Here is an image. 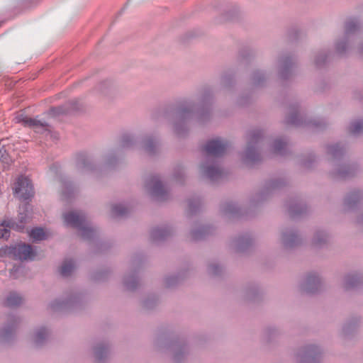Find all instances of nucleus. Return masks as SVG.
<instances>
[{
	"mask_svg": "<svg viewBox=\"0 0 363 363\" xmlns=\"http://www.w3.org/2000/svg\"><path fill=\"white\" fill-rule=\"evenodd\" d=\"M213 90L211 87L203 89L199 97V104L196 105L191 101H186L173 111L174 133L182 136L186 131V123L195 118L200 123L209 120L211 115V104Z\"/></svg>",
	"mask_w": 363,
	"mask_h": 363,
	"instance_id": "1",
	"label": "nucleus"
},
{
	"mask_svg": "<svg viewBox=\"0 0 363 363\" xmlns=\"http://www.w3.org/2000/svg\"><path fill=\"white\" fill-rule=\"evenodd\" d=\"M228 147L229 143L226 140L217 138L208 140L203 147L206 157L200 167L201 172L212 182H217L223 177L218 158L225 153Z\"/></svg>",
	"mask_w": 363,
	"mask_h": 363,
	"instance_id": "2",
	"label": "nucleus"
},
{
	"mask_svg": "<svg viewBox=\"0 0 363 363\" xmlns=\"http://www.w3.org/2000/svg\"><path fill=\"white\" fill-rule=\"evenodd\" d=\"M345 149L343 145L335 143L328 145L327 153L331 157L333 169L330 172L331 177L335 179H345L354 175L357 167L341 162Z\"/></svg>",
	"mask_w": 363,
	"mask_h": 363,
	"instance_id": "3",
	"label": "nucleus"
},
{
	"mask_svg": "<svg viewBox=\"0 0 363 363\" xmlns=\"http://www.w3.org/2000/svg\"><path fill=\"white\" fill-rule=\"evenodd\" d=\"M362 28V23L357 18H350L345 22L344 35L335 44L337 55H345L351 50Z\"/></svg>",
	"mask_w": 363,
	"mask_h": 363,
	"instance_id": "4",
	"label": "nucleus"
},
{
	"mask_svg": "<svg viewBox=\"0 0 363 363\" xmlns=\"http://www.w3.org/2000/svg\"><path fill=\"white\" fill-rule=\"evenodd\" d=\"M66 225L77 229L84 240H91L96 235V230L86 220V216L81 211H71L63 215Z\"/></svg>",
	"mask_w": 363,
	"mask_h": 363,
	"instance_id": "5",
	"label": "nucleus"
},
{
	"mask_svg": "<svg viewBox=\"0 0 363 363\" xmlns=\"http://www.w3.org/2000/svg\"><path fill=\"white\" fill-rule=\"evenodd\" d=\"M263 138L259 129H254L247 133V146L242 155V161L246 164H254L261 159L259 145Z\"/></svg>",
	"mask_w": 363,
	"mask_h": 363,
	"instance_id": "6",
	"label": "nucleus"
},
{
	"mask_svg": "<svg viewBox=\"0 0 363 363\" xmlns=\"http://www.w3.org/2000/svg\"><path fill=\"white\" fill-rule=\"evenodd\" d=\"M285 123L294 126H308L315 129H321L326 125L325 120H306L300 113L298 104H291L289 108V115L285 118Z\"/></svg>",
	"mask_w": 363,
	"mask_h": 363,
	"instance_id": "7",
	"label": "nucleus"
},
{
	"mask_svg": "<svg viewBox=\"0 0 363 363\" xmlns=\"http://www.w3.org/2000/svg\"><path fill=\"white\" fill-rule=\"evenodd\" d=\"M3 252L9 257L21 261L33 260L36 256L31 245L23 242L6 246L3 249Z\"/></svg>",
	"mask_w": 363,
	"mask_h": 363,
	"instance_id": "8",
	"label": "nucleus"
},
{
	"mask_svg": "<svg viewBox=\"0 0 363 363\" xmlns=\"http://www.w3.org/2000/svg\"><path fill=\"white\" fill-rule=\"evenodd\" d=\"M145 189L156 201H163L169 198V189L157 175H150L145 179Z\"/></svg>",
	"mask_w": 363,
	"mask_h": 363,
	"instance_id": "9",
	"label": "nucleus"
},
{
	"mask_svg": "<svg viewBox=\"0 0 363 363\" xmlns=\"http://www.w3.org/2000/svg\"><path fill=\"white\" fill-rule=\"evenodd\" d=\"M138 139L132 134H124L122 135L119 147L113 151H111L106 156V164L108 167H113L117 161V155L123 150L133 149L137 146Z\"/></svg>",
	"mask_w": 363,
	"mask_h": 363,
	"instance_id": "10",
	"label": "nucleus"
},
{
	"mask_svg": "<svg viewBox=\"0 0 363 363\" xmlns=\"http://www.w3.org/2000/svg\"><path fill=\"white\" fill-rule=\"evenodd\" d=\"M28 220V215L24 212H20L18 223L13 219L4 220L0 225V238L7 240L10 237V230L22 231Z\"/></svg>",
	"mask_w": 363,
	"mask_h": 363,
	"instance_id": "11",
	"label": "nucleus"
},
{
	"mask_svg": "<svg viewBox=\"0 0 363 363\" xmlns=\"http://www.w3.org/2000/svg\"><path fill=\"white\" fill-rule=\"evenodd\" d=\"M14 194L21 201L30 199L34 195L33 186L31 181L26 177H19L13 188Z\"/></svg>",
	"mask_w": 363,
	"mask_h": 363,
	"instance_id": "12",
	"label": "nucleus"
},
{
	"mask_svg": "<svg viewBox=\"0 0 363 363\" xmlns=\"http://www.w3.org/2000/svg\"><path fill=\"white\" fill-rule=\"evenodd\" d=\"M320 349L313 345H308L301 350L296 354V359L301 363H317L321 357Z\"/></svg>",
	"mask_w": 363,
	"mask_h": 363,
	"instance_id": "13",
	"label": "nucleus"
},
{
	"mask_svg": "<svg viewBox=\"0 0 363 363\" xmlns=\"http://www.w3.org/2000/svg\"><path fill=\"white\" fill-rule=\"evenodd\" d=\"M285 184V181L282 179H273L267 181L262 190L253 199L252 203H257L264 201L269 194L281 189Z\"/></svg>",
	"mask_w": 363,
	"mask_h": 363,
	"instance_id": "14",
	"label": "nucleus"
},
{
	"mask_svg": "<svg viewBox=\"0 0 363 363\" xmlns=\"http://www.w3.org/2000/svg\"><path fill=\"white\" fill-rule=\"evenodd\" d=\"M167 348L172 352V359L175 363L182 362L189 353V349L186 342L179 340L171 341Z\"/></svg>",
	"mask_w": 363,
	"mask_h": 363,
	"instance_id": "15",
	"label": "nucleus"
},
{
	"mask_svg": "<svg viewBox=\"0 0 363 363\" xmlns=\"http://www.w3.org/2000/svg\"><path fill=\"white\" fill-rule=\"evenodd\" d=\"M82 300V295L74 294L70 295L66 300L56 299L50 304V308L53 311H62L77 306Z\"/></svg>",
	"mask_w": 363,
	"mask_h": 363,
	"instance_id": "16",
	"label": "nucleus"
},
{
	"mask_svg": "<svg viewBox=\"0 0 363 363\" xmlns=\"http://www.w3.org/2000/svg\"><path fill=\"white\" fill-rule=\"evenodd\" d=\"M320 287V279L317 273L307 274L300 284V289L307 294H313Z\"/></svg>",
	"mask_w": 363,
	"mask_h": 363,
	"instance_id": "17",
	"label": "nucleus"
},
{
	"mask_svg": "<svg viewBox=\"0 0 363 363\" xmlns=\"http://www.w3.org/2000/svg\"><path fill=\"white\" fill-rule=\"evenodd\" d=\"M76 168L82 174L92 172L95 170L92 157L86 152L78 153L76 156Z\"/></svg>",
	"mask_w": 363,
	"mask_h": 363,
	"instance_id": "18",
	"label": "nucleus"
},
{
	"mask_svg": "<svg viewBox=\"0 0 363 363\" xmlns=\"http://www.w3.org/2000/svg\"><path fill=\"white\" fill-rule=\"evenodd\" d=\"M18 123H21L23 125L32 128L36 131H47L48 130V124L45 121H41L37 118H29L23 114H19L16 117Z\"/></svg>",
	"mask_w": 363,
	"mask_h": 363,
	"instance_id": "19",
	"label": "nucleus"
},
{
	"mask_svg": "<svg viewBox=\"0 0 363 363\" xmlns=\"http://www.w3.org/2000/svg\"><path fill=\"white\" fill-rule=\"evenodd\" d=\"M7 322L6 325L0 332V339L2 341H9L12 337L19 323V319L13 315H9Z\"/></svg>",
	"mask_w": 363,
	"mask_h": 363,
	"instance_id": "20",
	"label": "nucleus"
},
{
	"mask_svg": "<svg viewBox=\"0 0 363 363\" xmlns=\"http://www.w3.org/2000/svg\"><path fill=\"white\" fill-rule=\"evenodd\" d=\"M281 242L285 248H291L301 242V239L294 229L287 228L281 233Z\"/></svg>",
	"mask_w": 363,
	"mask_h": 363,
	"instance_id": "21",
	"label": "nucleus"
},
{
	"mask_svg": "<svg viewBox=\"0 0 363 363\" xmlns=\"http://www.w3.org/2000/svg\"><path fill=\"white\" fill-rule=\"evenodd\" d=\"M160 140L154 135H147L140 142L141 148L148 155H155L159 148Z\"/></svg>",
	"mask_w": 363,
	"mask_h": 363,
	"instance_id": "22",
	"label": "nucleus"
},
{
	"mask_svg": "<svg viewBox=\"0 0 363 363\" xmlns=\"http://www.w3.org/2000/svg\"><path fill=\"white\" fill-rule=\"evenodd\" d=\"M279 75L283 79H288L291 73L293 68L292 60L289 56H282L279 60Z\"/></svg>",
	"mask_w": 363,
	"mask_h": 363,
	"instance_id": "23",
	"label": "nucleus"
},
{
	"mask_svg": "<svg viewBox=\"0 0 363 363\" xmlns=\"http://www.w3.org/2000/svg\"><path fill=\"white\" fill-rule=\"evenodd\" d=\"M363 200V192L359 190L351 191L345 198L344 204L347 210H353Z\"/></svg>",
	"mask_w": 363,
	"mask_h": 363,
	"instance_id": "24",
	"label": "nucleus"
},
{
	"mask_svg": "<svg viewBox=\"0 0 363 363\" xmlns=\"http://www.w3.org/2000/svg\"><path fill=\"white\" fill-rule=\"evenodd\" d=\"M288 211L291 218L298 217L306 212L305 203L298 199H292L287 204Z\"/></svg>",
	"mask_w": 363,
	"mask_h": 363,
	"instance_id": "25",
	"label": "nucleus"
},
{
	"mask_svg": "<svg viewBox=\"0 0 363 363\" xmlns=\"http://www.w3.org/2000/svg\"><path fill=\"white\" fill-rule=\"evenodd\" d=\"M171 233L170 228L167 226L154 228L150 232V237L153 242H157L165 240Z\"/></svg>",
	"mask_w": 363,
	"mask_h": 363,
	"instance_id": "26",
	"label": "nucleus"
},
{
	"mask_svg": "<svg viewBox=\"0 0 363 363\" xmlns=\"http://www.w3.org/2000/svg\"><path fill=\"white\" fill-rule=\"evenodd\" d=\"M220 211L223 216L227 217L238 216L241 214V210L238 205L233 202L228 201L222 203Z\"/></svg>",
	"mask_w": 363,
	"mask_h": 363,
	"instance_id": "27",
	"label": "nucleus"
},
{
	"mask_svg": "<svg viewBox=\"0 0 363 363\" xmlns=\"http://www.w3.org/2000/svg\"><path fill=\"white\" fill-rule=\"evenodd\" d=\"M362 281V277L358 274H349L344 279L343 286L346 290L355 289L360 286Z\"/></svg>",
	"mask_w": 363,
	"mask_h": 363,
	"instance_id": "28",
	"label": "nucleus"
},
{
	"mask_svg": "<svg viewBox=\"0 0 363 363\" xmlns=\"http://www.w3.org/2000/svg\"><path fill=\"white\" fill-rule=\"evenodd\" d=\"M50 331L45 327H40L35 330L33 335V344L35 347L42 346L48 340Z\"/></svg>",
	"mask_w": 363,
	"mask_h": 363,
	"instance_id": "29",
	"label": "nucleus"
},
{
	"mask_svg": "<svg viewBox=\"0 0 363 363\" xmlns=\"http://www.w3.org/2000/svg\"><path fill=\"white\" fill-rule=\"evenodd\" d=\"M213 228L209 225H199L191 232V239L198 241L206 238V235L212 233Z\"/></svg>",
	"mask_w": 363,
	"mask_h": 363,
	"instance_id": "30",
	"label": "nucleus"
},
{
	"mask_svg": "<svg viewBox=\"0 0 363 363\" xmlns=\"http://www.w3.org/2000/svg\"><path fill=\"white\" fill-rule=\"evenodd\" d=\"M329 240L328 234L323 230H317L314 234L311 245L314 248L323 247Z\"/></svg>",
	"mask_w": 363,
	"mask_h": 363,
	"instance_id": "31",
	"label": "nucleus"
},
{
	"mask_svg": "<svg viewBox=\"0 0 363 363\" xmlns=\"http://www.w3.org/2000/svg\"><path fill=\"white\" fill-rule=\"evenodd\" d=\"M252 244V239L249 235L239 237L233 241V245L237 251L243 252Z\"/></svg>",
	"mask_w": 363,
	"mask_h": 363,
	"instance_id": "32",
	"label": "nucleus"
},
{
	"mask_svg": "<svg viewBox=\"0 0 363 363\" xmlns=\"http://www.w3.org/2000/svg\"><path fill=\"white\" fill-rule=\"evenodd\" d=\"M108 345L103 342L94 347V357L98 363H103L108 354Z\"/></svg>",
	"mask_w": 363,
	"mask_h": 363,
	"instance_id": "33",
	"label": "nucleus"
},
{
	"mask_svg": "<svg viewBox=\"0 0 363 363\" xmlns=\"http://www.w3.org/2000/svg\"><path fill=\"white\" fill-rule=\"evenodd\" d=\"M139 284V279L138 273L136 271H133L123 279V284L126 289L129 291L135 290Z\"/></svg>",
	"mask_w": 363,
	"mask_h": 363,
	"instance_id": "34",
	"label": "nucleus"
},
{
	"mask_svg": "<svg viewBox=\"0 0 363 363\" xmlns=\"http://www.w3.org/2000/svg\"><path fill=\"white\" fill-rule=\"evenodd\" d=\"M272 148L274 153L284 155L286 154L287 142L284 138H277L273 142Z\"/></svg>",
	"mask_w": 363,
	"mask_h": 363,
	"instance_id": "35",
	"label": "nucleus"
},
{
	"mask_svg": "<svg viewBox=\"0 0 363 363\" xmlns=\"http://www.w3.org/2000/svg\"><path fill=\"white\" fill-rule=\"evenodd\" d=\"M76 266L74 261L72 259H65L60 269V274L64 277H69L74 270Z\"/></svg>",
	"mask_w": 363,
	"mask_h": 363,
	"instance_id": "36",
	"label": "nucleus"
},
{
	"mask_svg": "<svg viewBox=\"0 0 363 363\" xmlns=\"http://www.w3.org/2000/svg\"><path fill=\"white\" fill-rule=\"evenodd\" d=\"M23 303V298L16 292H11L6 297L5 305L13 308L20 306Z\"/></svg>",
	"mask_w": 363,
	"mask_h": 363,
	"instance_id": "37",
	"label": "nucleus"
},
{
	"mask_svg": "<svg viewBox=\"0 0 363 363\" xmlns=\"http://www.w3.org/2000/svg\"><path fill=\"white\" fill-rule=\"evenodd\" d=\"M348 131L354 136L363 133V120L356 119L352 121L349 125Z\"/></svg>",
	"mask_w": 363,
	"mask_h": 363,
	"instance_id": "38",
	"label": "nucleus"
},
{
	"mask_svg": "<svg viewBox=\"0 0 363 363\" xmlns=\"http://www.w3.org/2000/svg\"><path fill=\"white\" fill-rule=\"evenodd\" d=\"M129 211V208L123 203H116L111 206V214L113 217L125 216Z\"/></svg>",
	"mask_w": 363,
	"mask_h": 363,
	"instance_id": "39",
	"label": "nucleus"
},
{
	"mask_svg": "<svg viewBox=\"0 0 363 363\" xmlns=\"http://www.w3.org/2000/svg\"><path fill=\"white\" fill-rule=\"evenodd\" d=\"M267 80L266 74L263 71L257 70L252 76V84L255 86H262Z\"/></svg>",
	"mask_w": 363,
	"mask_h": 363,
	"instance_id": "40",
	"label": "nucleus"
},
{
	"mask_svg": "<svg viewBox=\"0 0 363 363\" xmlns=\"http://www.w3.org/2000/svg\"><path fill=\"white\" fill-rule=\"evenodd\" d=\"M201 202L199 197L189 199L188 201V210L189 213L194 214L197 212L201 207Z\"/></svg>",
	"mask_w": 363,
	"mask_h": 363,
	"instance_id": "41",
	"label": "nucleus"
},
{
	"mask_svg": "<svg viewBox=\"0 0 363 363\" xmlns=\"http://www.w3.org/2000/svg\"><path fill=\"white\" fill-rule=\"evenodd\" d=\"M30 237L34 241H41L47 238V235L42 228H35L30 230Z\"/></svg>",
	"mask_w": 363,
	"mask_h": 363,
	"instance_id": "42",
	"label": "nucleus"
},
{
	"mask_svg": "<svg viewBox=\"0 0 363 363\" xmlns=\"http://www.w3.org/2000/svg\"><path fill=\"white\" fill-rule=\"evenodd\" d=\"M328 58V55L325 52H319L315 59V65L320 67L325 64Z\"/></svg>",
	"mask_w": 363,
	"mask_h": 363,
	"instance_id": "43",
	"label": "nucleus"
},
{
	"mask_svg": "<svg viewBox=\"0 0 363 363\" xmlns=\"http://www.w3.org/2000/svg\"><path fill=\"white\" fill-rule=\"evenodd\" d=\"M208 272L211 275H219L222 272V267L218 264L213 263L208 266Z\"/></svg>",
	"mask_w": 363,
	"mask_h": 363,
	"instance_id": "44",
	"label": "nucleus"
},
{
	"mask_svg": "<svg viewBox=\"0 0 363 363\" xmlns=\"http://www.w3.org/2000/svg\"><path fill=\"white\" fill-rule=\"evenodd\" d=\"M73 191H74V188H73V185L71 182H65L63 183V195L65 197L69 198L71 196V194L73 193Z\"/></svg>",
	"mask_w": 363,
	"mask_h": 363,
	"instance_id": "45",
	"label": "nucleus"
},
{
	"mask_svg": "<svg viewBox=\"0 0 363 363\" xmlns=\"http://www.w3.org/2000/svg\"><path fill=\"white\" fill-rule=\"evenodd\" d=\"M184 175V169L182 167L178 166L175 168L173 177L177 182H182Z\"/></svg>",
	"mask_w": 363,
	"mask_h": 363,
	"instance_id": "46",
	"label": "nucleus"
},
{
	"mask_svg": "<svg viewBox=\"0 0 363 363\" xmlns=\"http://www.w3.org/2000/svg\"><path fill=\"white\" fill-rule=\"evenodd\" d=\"M233 76L231 74H224L222 76L220 79V86L221 87H228L230 86L233 83Z\"/></svg>",
	"mask_w": 363,
	"mask_h": 363,
	"instance_id": "47",
	"label": "nucleus"
},
{
	"mask_svg": "<svg viewBox=\"0 0 363 363\" xmlns=\"http://www.w3.org/2000/svg\"><path fill=\"white\" fill-rule=\"evenodd\" d=\"M179 281V276L172 275L166 277L165 284L167 287H172L176 285Z\"/></svg>",
	"mask_w": 363,
	"mask_h": 363,
	"instance_id": "48",
	"label": "nucleus"
},
{
	"mask_svg": "<svg viewBox=\"0 0 363 363\" xmlns=\"http://www.w3.org/2000/svg\"><path fill=\"white\" fill-rule=\"evenodd\" d=\"M357 325V321H351L344 325L342 330L345 335L350 333V330H353Z\"/></svg>",
	"mask_w": 363,
	"mask_h": 363,
	"instance_id": "49",
	"label": "nucleus"
},
{
	"mask_svg": "<svg viewBox=\"0 0 363 363\" xmlns=\"http://www.w3.org/2000/svg\"><path fill=\"white\" fill-rule=\"evenodd\" d=\"M156 304V300L154 298H148L144 301L143 306L147 309H151Z\"/></svg>",
	"mask_w": 363,
	"mask_h": 363,
	"instance_id": "50",
	"label": "nucleus"
},
{
	"mask_svg": "<svg viewBox=\"0 0 363 363\" xmlns=\"http://www.w3.org/2000/svg\"><path fill=\"white\" fill-rule=\"evenodd\" d=\"M23 267H21V266H18V267H14L11 271V276L14 278V279H17L18 278V273L23 271Z\"/></svg>",
	"mask_w": 363,
	"mask_h": 363,
	"instance_id": "51",
	"label": "nucleus"
},
{
	"mask_svg": "<svg viewBox=\"0 0 363 363\" xmlns=\"http://www.w3.org/2000/svg\"><path fill=\"white\" fill-rule=\"evenodd\" d=\"M315 156L314 155H310L309 156V160H303L302 161V164L307 167L310 168L311 167V164L315 162Z\"/></svg>",
	"mask_w": 363,
	"mask_h": 363,
	"instance_id": "52",
	"label": "nucleus"
},
{
	"mask_svg": "<svg viewBox=\"0 0 363 363\" xmlns=\"http://www.w3.org/2000/svg\"><path fill=\"white\" fill-rule=\"evenodd\" d=\"M50 114L59 115L65 113L63 108L62 107H54L50 110Z\"/></svg>",
	"mask_w": 363,
	"mask_h": 363,
	"instance_id": "53",
	"label": "nucleus"
},
{
	"mask_svg": "<svg viewBox=\"0 0 363 363\" xmlns=\"http://www.w3.org/2000/svg\"><path fill=\"white\" fill-rule=\"evenodd\" d=\"M357 49L359 55H363V43L358 46Z\"/></svg>",
	"mask_w": 363,
	"mask_h": 363,
	"instance_id": "54",
	"label": "nucleus"
},
{
	"mask_svg": "<svg viewBox=\"0 0 363 363\" xmlns=\"http://www.w3.org/2000/svg\"><path fill=\"white\" fill-rule=\"evenodd\" d=\"M357 222L360 224H362L363 225V214L361 215L360 217H359L358 220H357Z\"/></svg>",
	"mask_w": 363,
	"mask_h": 363,
	"instance_id": "55",
	"label": "nucleus"
}]
</instances>
